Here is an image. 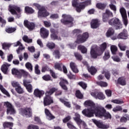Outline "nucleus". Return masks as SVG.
Wrapping results in <instances>:
<instances>
[{
    "label": "nucleus",
    "mask_w": 129,
    "mask_h": 129,
    "mask_svg": "<svg viewBox=\"0 0 129 129\" xmlns=\"http://www.w3.org/2000/svg\"><path fill=\"white\" fill-rule=\"evenodd\" d=\"M79 85L82 87L83 89H86L87 87V84H85V83L80 82L78 83Z\"/></svg>",
    "instance_id": "nucleus-56"
},
{
    "label": "nucleus",
    "mask_w": 129,
    "mask_h": 129,
    "mask_svg": "<svg viewBox=\"0 0 129 129\" xmlns=\"http://www.w3.org/2000/svg\"><path fill=\"white\" fill-rule=\"evenodd\" d=\"M19 112L20 114H22V115L26 116V117H31L32 115H33L32 108L30 107L22 108L20 110Z\"/></svg>",
    "instance_id": "nucleus-6"
},
{
    "label": "nucleus",
    "mask_w": 129,
    "mask_h": 129,
    "mask_svg": "<svg viewBox=\"0 0 129 129\" xmlns=\"http://www.w3.org/2000/svg\"><path fill=\"white\" fill-rule=\"evenodd\" d=\"M92 121L99 127V128H103V129H105V128H108L109 127V125L104 124L102 122L100 121H98L96 119H93Z\"/></svg>",
    "instance_id": "nucleus-14"
},
{
    "label": "nucleus",
    "mask_w": 129,
    "mask_h": 129,
    "mask_svg": "<svg viewBox=\"0 0 129 129\" xmlns=\"http://www.w3.org/2000/svg\"><path fill=\"white\" fill-rule=\"evenodd\" d=\"M53 54L54 55L56 59H59V58H60V52H59V51L55 50L53 52Z\"/></svg>",
    "instance_id": "nucleus-57"
},
{
    "label": "nucleus",
    "mask_w": 129,
    "mask_h": 129,
    "mask_svg": "<svg viewBox=\"0 0 129 129\" xmlns=\"http://www.w3.org/2000/svg\"><path fill=\"white\" fill-rule=\"evenodd\" d=\"M32 7H35V8H37L39 10L38 13V18H43L44 17H48L49 14L46 11V9L44 8H41V6L37 3H34L32 4Z\"/></svg>",
    "instance_id": "nucleus-3"
},
{
    "label": "nucleus",
    "mask_w": 129,
    "mask_h": 129,
    "mask_svg": "<svg viewBox=\"0 0 129 129\" xmlns=\"http://www.w3.org/2000/svg\"><path fill=\"white\" fill-rule=\"evenodd\" d=\"M44 93L45 92L43 91H41L39 89H36L34 91V95L36 97H39V98H41V97L43 96Z\"/></svg>",
    "instance_id": "nucleus-23"
},
{
    "label": "nucleus",
    "mask_w": 129,
    "mask_h": 129,
    "mask_svg": "<svg viewBox=\"0 0 129 129\" xmlns=\"http://www.w3.org/2000/svg\"><path fill=\"white\" fill-rule=\"evenodd\" d=\"M88 70L91 75H94V74L97 72V70L94 67L88 68Z\"/></svg>",
    "instance_id": "nucleus-33"
},
{
    "label": "nucleus",
    "mask_w": 129,
    "mask_h": 129,
    "mask_svg": "<svg viewBox=\"0 0 129 129\" xmlns=\"http://www.w3.org/2000/svg\"><path fill=\"white\" fill-rule=\"evenodd\" d=\"M12 85L13 87H15V88H16V87H18L20 85V84L17 82L13 81L12 82Z\"/></svg>",
    "instance_id": "nucleus-63"
},
{
    "label": "nucleus",
    "mask_w": 129,
    "mask_h": 129,
    "mask_svg": "<svg viewBox=\"0 0 129 129\" xmlns=\"http://www.w3.org/2000/svg\"><path fill=\"white\" fill-rule=\"evenodd\" d=\"M96 8L99 10H103L106 8V4L99 3L96 4Z\"/></svg>",
    "instance_id": "nucleus-32"
},
{
    "label": "nucleus",
    "mask_w": 129,
    "mask_h": 129,
    "mask_svg": "<svg viewBox=\"0 0 129 129\" xmlns=\"http://www.w3.org/2000/svg\"><path fill=\"white\" fill-rule=\"evenodd\" d=\"M97 84L101 86V87H107L108 85L107 83L105 82H97Z\"/></svg>",
    "instance_id": "nucleus-43"
},
{
    "label": "nucleus",
    "mask_w": 129,
    "mask_h": 129,
    "mask_svg": "<svg viewBox=\"0 0 129 129\" xmlns=\"http://www.w3.org/2000/svg\"><path fill=\"white\" fill-rule=\"evenodd\" d=\"M113 103H115V104H122L123 103V101L120 100H113L111 101Z\"/></svg>",
    "instance_id": "nucleus-55"
},
{
    "label": "nucleus",
    "mask_w": 129,
    "mask_h": 129,
    "mask_svg": "<svg viewBox=\"0 0 129 129\" xmlns=\"http://www.w3.org/2000/svg\"><path fill=\"white\" fill-rule=\"evenodd\" d=\"M23 40L24 42L26 43H32V39H30L28 37V36L25 35L23 37Z\"/></svg>",
    "instance_id": "nucleus-46"
},
{
    "label": "nucleus",
    "mask_w": 129,
    "mask_h": 129,
    "mask_svg": "<svg viewBox=\"0 0 129 129\" xmlns=\"http://www.w3.org/2000/svg\"><path fill=\"white\" fill-rule=\"evenodd\" d=\"M11 66V64L7 63L4 62L3 65L1 67V70L4 74H7V72H8V70L9 69V67Z\"/></svg>",
    "instance_id": "nucleus-25"
},
{
    "label": "nucleus",
    "mask_w": 129,
    "mask_h": 129,
    "mask_svg": "<svg viewBox=\"0 0 129 129\" xmlns=\"http://www.w3.org/2000/svg\"><path fill=\"white\" fill-rule=\"evenodd\" d=\"M9 11L12 15H16V14H17L16 11L18 13H21V12H22V9H20V7H18L16 6L10 5L9 6Z\"/></svg>",
    "instance_id": "nucleus-15"
},
{
    "label": "nucleus",
    "mask_w": 129,
    "mask_h": 129,
    "mask_svg": "<svg viewBox=\"0 0 129 129\" xmlns=\"http://www.w3.org/2000/svg\"><path fill=\"white\" fill-rule=\"evenodd\" d=\"M83 113L87 117H92V116H94L95 114L97 117H104L106 119H111V114L109 112H106L104 107L101 106H98V108L95 109V110L86 111L84 110Z\"/></svg>",
    "instance_id": "nucleus-1"
},
{
    "label": "nucleus",
    "mask_w": 129,
    "mask_h": 129,
    "mask_svg": "<svg viewBox=\"0 0 129 129\" xmlns=\"http://www.w3.org/2000/svg\"><path fill=\"white\" fill-rule=\"evenodd\" d=\"M76 96L77 97H78V98H80V99L83 98V94H82L79 90H77L76 91Z\"/></svg>",
    "instance_id": "nucleus-45"
},
{
    "label": "nucleus",
    "mask_w": 129,
    "mask_h": 129,
    "mask_svg": "<svg viewBox=\"0 0 129 129\" xmlns=\"http://www.w3.org/2000/svg\"><path fill=\"white\" fill-rule=\"evenodd\" d=\"M109 6L110 10H111L112 11H113L114 14H115V13H116V6L112 4V3H111Z\"/></svg>",
    "instance_id": "nucleus-47"
},
{
    "label": "nucleus",
    "mask_w": 129,
    "mask_h": 129,
    "mask_svg": "<svg viewBox=\"0 0 129 129\" xmlns=\"http://www.w3.org/2000/svg\"><path fill=\"white\" fill-rule=\"evenodd\" d=\"M9 47H11V44L10 43H4L3 44V49H7V48H9Z\"/></svg>",
    "instance_id": "nucleus-64"
},
{
    "label": "nucleus",
    "mask_w": 129,
    "mask_h": 129,
    "mask_svg": "<svg viewBox=\"0 0 129 129\" xmlns=\"http://www.w3.org/2000/svg\"><path fill=\"white\" fill-rule=\"evenodd\" d=\"M78 49L80 50L83 54H86V53H87V48L83 45H79L78 47Z\"/></svg>",
    "instance_id": "nucleus-30"
},
{
    "label": "nucleus",
    "mask_w": 129,
    "mask_h": 129,
    "mask_svg": "<svg viewBox=\"0 0 129 129\" xmlns=\"http://www.w3.org/2000/svg\"><path fill=\"white\" fill-rule=\"evenodd\" d=\"M24 26L28 28L30 30L35 29V24L33 23H30L28 20L24 21Z\"/></svg>",
    "instance_id": "nucleus-21"
},
{
    "label": "nucleus",
    "mask_w": 129,
    "mask_h": 129,
    "mask_svg": "<svg viewBox=\"0 0 129 129\" xmlns=\"http://www.w3.org/2000/svg\"><path fill=\"white\" fill-rule=\"evenodd\" d=\"M112 59H113V61L115 62H120V58L117 56H112Z\"/></svg>",
    "instance_id": "nucleus-60"
},
{
    "label": "nucleus",
    "mask_w": 129,
    "mask_h": 129,
    "mask_svg": "<svg viewBox=\"0 0 129 129\" xmlns=\"http://www.w3.org/2000/svg\"><path fill=\"white\" fill-rule=\"evenodd\" d=\"M53 98L49 95H46L45 97L44 98V105L47 106V105H50L51 103H53Z\"/></svg>",
    "instance_id": "nucleus-16"
},
{
    "label": "nucleus",
    "mask_w": 129,
    "mask_h": 129,
    "mask_svg": "<svg viewBox=\"0 0 129 129\" xmlns=\"http://www.w3.org/2000/svg\"><path fill=\"white\" fill-rule=\"evenodd\" d=\"M128 37V34H127V31L124 29L122 32L118 34L117 38V39H121L122 40H126Z\"/></svg>",
    "instance_id": "nucleus-17"
},
{
    "label": "nucleus",
    "mask_w": 129,
    "mask_h": 129,
    "mask_svg": "<svg viewBox=\"0 0 129 129\" xmlns=\"http://www.w3.org/2000/svg\"><path fill=\"white\" fill-rule=\"evenodd\" d=\"M113 17V13L109 10H106L105 12L103 14V21L105 23L107 22L109 18Z\"/></svg>",
    "instance_id": "nucleus-13"
},
{
    "label": "nucleus",
    "mask_w": 129,
    "mask_h": 129,
    "mask_svg": "<svg viewBox=\"0 0 129 129\" xmlns=\"http://www.w3.org/2000/svg\"><path fill=\"white\" fill-rule=\"evenodd\" d=\"M107 45L104 42L100 46V48H97V46L93 45L91 47L90 55L92 58L96 59L98 56H101L103 54Z\"/></svg>",
    "instance_id": "nucleus-2"
},
{
    "label": "nucleus",
    "mask_w": 129,
    "mask_h": 129,
    "mask_svg": "<svg viewBox=\"0 0 129 129\" xmlns=\"http://www.w3.org/2000/svg\"><path fill=\"white\" fill-rule=\"evenodd\" d=\"M118 83L120 84V85H122V86H124V85H126V81H125V79L124 78H119L118 79Z\"/></svg>",
    "instance_id": "nucleus-31"
},
{
    "label": "nucleus",
    "mask_w": 129,
    "mask_h": 129,
    "mask_svg": "<svg viewBox=\"0 0 129 129\" xmlns=\"http://www.w3.org/2000/svg\"><path fill=\"white\" fill-rule=\"evenodd\" d=\"M61 65H62V63L56 62L54 64V68L55 69H57V70H59V71H61L62 70V69L61 68Z\"/></svg>",
    "instance_id": "nucleus-48"
},
{
    "label": "nucleus",
    "mask_w": 129,
    "mask_h": 129,
    "mask_svg": "<svg viewBox=\"0 0 129 129\" xmlns=\"http://www.w3.org/2000/svg\"><path fill=\"white\" fill-rule=\"evenodd\" d=\"M14 124L12 122H4L3 123V126L4 129L8 128V127H11V126H13Z\"/></svg>",
    "instance_id": "nucleus-38"
},
{
    "label": "nucleus",
    "mask_w": 129,
    "mask_h": 129,
    "mask_svg": "<svg viewBox=\"0 0 129 129\" xmlns=\"http://www.w3.org/2000/svg\"><path fill=\"white\" fill-rule=\"evenodd\" d=\"M114 35V30L112 28H109L106 33V36L107 38H109V37H111V36H113Z\"/></svg>",
    "instance_id": "nucleus-28"
},
{
    "label": "nucleus",
    "mask_w": 129,
    "mask_h": 129,
    "mask_svg": "<svg viewBox=\"0 0 129 129\" xmlns=\"http://www.w3.org/2000/svg\"><path fill=\"white\" fill-rule=\"evenodd\" d=\"M25 66L27 69H29L30 71H32L33 70V66H32V64L30 62H27L26 63Z\"/></svg>",
    "instance_id": "nucleus-58"
},
{
    "label": "nucleus",
    "mask_w": 129,
    "mask_h": 129,
    "mask_svg": "<svg viewBox=\"0 0 129 129\" xmlns=\"http://www.w3.org/2000/svg\"><path fill=\"white\" fill-rule=\"evenodd\" d=\"M16 30L17 29L15 27H8L6 29L5 31L7 33H8V34H11L15 32Z\"/></svg>",
    "instance_id": "nucleus-37"
},
{
    "label": "nucleus",
    "mask_w": 129,
    "mask_h": 129,
    "mask_svg": "<svg viewBox=\"0 0 129 129\" xmlns=\"http://www.w3.org/2000/svg\"><path fill=\"white\" fill-rule=\"evenodd\" d=\"M110 50L112 54H113V55H115L117 51V46L115 45H111L110 46Z\"/></svg>",
    "instance_id": "nucleus-34"
},
{
    "label": "nucleus",
    "mask_w": 129,
    "mask_h": 129,
    "mask_svg": "<svg viewBox=\"0 0 129 129\" xmlns=\"http://www.w3.org/2000/svg\"><path fill=\"white\" fill-rule=\"evenodd\" d=\"M59 84L61 88H62V89H63L64 90L67 91L68 90V88H67L66 85H65V84H68V82L67 81V80L63 78H61L60 82L59 83Z\"/></svg>",
    "instance_id": "nucleus-24"
},
{
    "label": "nucleus",
    "mask_w": 129,
    "mask_h": 129,
    "mask_svg": "<svg viewBox=\"0 0 129 129\" xmlns=\"http://www.w3.org/2000/svg\"><path fill=\"white\" fill-rule=\"evenodd\" d=\"M109 25L115 26L116 30H120L122 28V24L118 18H113L108 21Z\"/></svg>",
    "instance_id": "nucleus-4"
},
{
    "label": "nucleus",
    "mask_w": 129,
    "mask_h": 129,
    "mask_svg": "<svg viewBox=\"0 0 129 129\" xmlns=\"http://www.w3.org/2000/svg\"><path fill=\"white\" fill-rule=\"evenodd\" d=\"M0 90L4 94H5V95H7L8 97H10V94L6 90V89H5L4 86L1 84H0Z\"/></svg>",
    "instance_id": "nucleus-35"
},
{
    "label": "nucleus",
    "mask_w": 129,
    "mask_h": 129,
    "mask_svg": "<svg viewBox=\"0 0 129 129\" xmlns=\"http://www.w3.org/2000/svg\"><path fill=\"white\" fill-rule=\"evenodd\" d=\"M70 68L72 69V71L75 73H78V69H77V66L75 62L72 61L70 62Z\"/></svg>",
    "instance_id": "nucleus-27"
},
{
    "label": "nucleus",
    "mask_w": 129,
    "mask_h": 129,
    "mask_svg": "<svg viewBox=\"0 0 129 129\" xmlns=\"http://www.w3.org/2000/svg\"><path fill=\"white\" fill-rule=\"evenodd\" d=\"M61 22L64 25H69L70 27H71L73 25V18L69 15L63 14Z\"/></svg>",
    "instance_id": "nucleus-5"
},
{
    "label": "nucleus",
    "mask_w": 129,
    "mask_h": 129,
    "mask_svg": "<svg viewBox=\"0 0 129 129\" xmlns=\"http://www.w3.org/2000/svg\"><path fill=\"white\" fill-rule=\"evenodd\" d=\"M27 129H40L38 125L30 124L27 127Z\"/></svg>",
    "instance_id": "nucleus-54"
},
{
    "label": "nucleus",
    "mask_w": 129,
    "mask_h": 129,
    "mask_svg": "<svg viewBox=\"0 0 129 129\" xmlns=\"http://www.w3.org/2000/svg\"><path fill=\"white\" fill-rule=\"evenodd\" d=\"M120 110H122V108H121L120 106H117L112 109V111H114V112H117V111H120Z\"/></svg>",
    "instance_id": "nucleus-52"
},
{
    "label": "nucleus",
    "mask_w": 129,
    "mask_h": 129,
    "mask_svg": "<svg viewBox=\"0 0 129 129\" xmlns=\"http://www.w3.org/2000/svg\"><path fill=\"white\" fill-rule=\"evenodd\" d=\"M25 11L27 14H33L34 13V10L29 7H26L25 8Z\"/></svg>",
    "instance_id": "nucleus-41"
},
{
    "label": "nucleus",
    "mask_w": 129,
    "mask_h": 129,
    "mask_svg": "<svg viewBox=\"0 0 129 129\" xmlns=\"http://www.w3.org/2000/svg\"><path fill=\"white\" fill-rule=\"evenodd\" d=\"M75 56L76 58V59H77V60H79L80 61H81V60L82 59V56H81V55H80V54L76 52L74 53Z\"/></svg>",
    "instance_id": "nucleus-59"
},
{
    "label": "nucleus",
    "mask_w": 129,
    "mask_h": 129,
    "mask_svg": "<svg viewBox=\"0 0 129 129\" xmlns=\"http://www.w3.org/2000/svg\"><path fill=\"white\" fill-rule=\"evenodd\" d=\"M102 74H104L105 77L106 78V79H109L110 78V74H109V72L104 71L103 72H102Z\"/></svg>",
    "instance_id": "nucleus-50"
},
{
    "label": "nucleus",
    "mask_w": 129,
    "mask_h": 129,
    "mask_svg": "<svg viewBox=\"0 0 129 129\" xmlns=\"http://www.w3.org/2000/svg\"><path fill=\"white\" fill-rule=\"evenodd\" d=\"M40 34L42 38H47L49 36V30L42 27L40 29Z\"/></svg>",
    "instance_id": "nucleus-18"
},
{
    "label": "nucleus",
    "mask_w": 129,
    "mask_h": 129,
    "mask_svg": "<svg viewBox=\"0 0 129 129\" xmlns=\"http://www.w3.org/2000/svg\"><path fill=\"white\" fill-rule=\"evenodd\" d=\"M15 90L17 93H19V94H22V93H24V89H23V88H22L20 85L18 87H16Z\"/></svg>",
    "instance_id": "nucleus-36"
},
{
    "label": "nucleus",
    "mask_w": 129,
    "mask_h": 129,
    "mask_svg": "<svg viewBox=\"0 0 129 129\" xmlns=\"http://www.w3.org/2000/svg\"><path fill=\"white\" fill-rule=\"evenodd\" d=\"M46 46L49 48V49H54V48H55V43L49 42L46 44Z\"/></svg>",
    "instance_id": "nucleus-49"
},
{
    "label": "nucleus",
    "mask_w": 129,
    "mask_h": 129,
    "mask_svg": "<svg viewBox=\"0 0 129 129\" xmlns=\"http://www.w3.org/2000/svg\"><path fill=\"white\" fill-rule=\"evenodd\" d=\"M34 120L35 121H36L37 123H38V124H40V125L44 124V122H42V121H41V120L40 119V118H39V117L35 116L34 118Z\"/></svg>",
    "instance_id": "nucleus-53"
},
{
    "label": "nucleus",
    "mask_w": 129,
    "mask_h": 129,
    "mask_svg": "<svg viewBox=\"0 0 129 129\" xmlns=\"http://www.w3.org/2000/svg\"><path fill=\"white\" fill-rule=\"evenodd\" d=\"M109 58H110V55H109V51H105L103 59L105 61H106V60H108V59H109Z\"/></svg>",
    "instance_id": "nucleus-42"
},
{
    "label": "nucleus",
    "mask_w": 129,
    "mask_h": 129,
    "mask_svg": "<svg viewBox=\"0 0 129 129\" xmlns=\"http://www.w3.org/2000/svg\"><path fill=\"white\" fill-rule=\"evenodd\" d=\"M89 38V35L88 33L85 32L83 33L82 35H79L77 37L76 43L78 44H81L84 43L87 41V39Z\"/></svg>",
    "instance_id": "nucleus-9"
},
{
    "label": "nucleus",
    "mask_w": 129,
    "mask_h": 129,
    "mask_svg": "<svg viewBox=\"0 0 129 129\" xmlns=\"http://www.w3.org/2000/svg\"><path fill=\"white\" fill-rule=\"evenodd\" d=\"M59 100L61 101V102L63 103L64 105L67 106V107H69V108L71 107V105L70 104V103L69 102L64 101V100H63L62 99H60Z\"/></svg>",
    "instance_id": "nucleus-44"
},
{
    "label": "nucleus",
    "mask_w": 129,
    "mask_h": 129,
    "mask_svg": "<svg viewBox=\"0 0 129 129\" xmlns=\"http://www.w3.org/2000/svg\"><path fill=\"white\" fill-rule=\"evenodd\" d=\"M91 95L96 98V99H99L100 100H103L105 99V96L103 94V93L101 92L93 91L91 92Z\"/></svg>",
    "instance_id": "nucleus-10"
},
{
    "label": "nucleus",
    "mask_w": 129,
    "mask_h": 129,
    "mask_svg": "<svg viewBox=\"0 0 129 129\" xmlns=\"http://www.w3.org/2000/svg\"><path fill=\"white\" fill-rule=\"evenodd\" d=\"M120 13L121 14V17H126V11L125 10V9L124 8L122 7L120 8L119 9Z\"/></svg>",
    "instance_id": "nucleus-39"
},
{
    "label": "nucleus",
    "mask_w": 129,
    "mask_h": 129,
    "mask_svg": "<svg viewBox=\"0 0 129 129\" xmlns=\"http://www.w3.org/2000/svg\"><path fill=\"white\" fill-rule=\"evenodd\" d=\"M12 73L13 75H16L18 78H22V74L23 75V76H28V75H29V74H28V73L24 70H21L20 71H19L16 69H13L12 70Z\"/></svg>",
    "instance_id": "nucleus-8"
},
{
    "label": "nucleus",
    "mask_w": 129,
    "mask_h": 129,
    "mask_svg": "<svg viewBox=\"0 0 129 129\" xmlns=\"http://www.w3.org/2000/svg\"><path fill=\"white\" fill-rule=\"evenodd\" d=\"M84 105L86 107H88V106H90L91 107V109H84L82 111V113H83V114H84V115H85V114L83 113L84 110H86V111H87V110H89V111H91V110H95L96 108H98V107H95V104H94L93 101L91 100L86 101L84 103Z\"/></svg>",
    "instance_id": "nucleus-7"
},
{
    "label": "nucleus",
    "mask_w": 129,
    "mask_h": 129,
    "mask_svg": "<svg viewBox=\"0 0 129 129\" xmlns=\"http://www.w3.org/2000/svg\"><path fill=\"white\" fill-rule=\"evenodd\" d=\"M4 104L7 107V112L8 115L15 114V113H16V110H15V108H14L13 105H12L11 103L9 102H6L4 103Z\"/></svg>",
    "instance_id": "nucleus-12"
},
{
    "label": "nucleus",
    "mask_w": 129,
    "mask_h": 129,
    "mask_svg": "<svg viewBox=\"0 0 129 129\" xmlns=\"http://www.w3.org/2000/svg\"><path fill=\"white\" fill-rule=\"evenodd\" d=\"M100 22L97 19H93L91 22V27L92 29H96L99 27Z\"/></svg>",
    "instance_id": "nucleus-20"
},
{
    "label": "nucleus",
    "mask_w": 129,
    "mask_h": 129,
    "mask_svg": "<svg viewBox=\"0 0 129 129\" xmlns=\"http://www.w3.org/2000/svg\"><path fill=\"white\" fill-rule=\"evenodd\" d=\"M44 112L46 115V118L48 120H52V119H54V118H55V116H53V115L51 113V112H50V111L48 109L45 108L44 109Z\"/></svg>",
    "instance_id": "nucleus-22"
},
{
    "label": "nucleus",
    "mask_w": 129,
    "mask_h": 129,
    "mask_svg": "<svg viewBox=\"0 0 129 129\" xmlns=\"http://www.w3.org/2000/svg\"><path fill=\"white\" fill-rule=\"evenodd\" d=\"M55 91H57V89L52 88L50 89L49 91L46 92L45 95H52V94H53Z\"/></svg>",
    "instance_id": "nucleus-40"
},
{
    "label": "nucleus",
    "mask_w": 129,
    "mask_h": 129,
    "mask_svg": "<svg viewBox=\"0 0 129 129\" xmlns=\"http://www.w3.org/2000/svg\"><path fill=\"white\" fill-rule=\"evenodd\" d=\"M35 72L36 74H40L41 72L39 70V66L36 64L35 67Z\"/></svg>",
    "instance_id": "nucleus-62"
},
{
    "label": "nucleus",
    "mask_w": 129,
    "mask_h": 129,
    "mask_svg": "<svg viewBox=\"0 0 129 129\" xmlns=\"http://www.w3.org/2000/svg\"><path fill=\"white\" fill-rule=\"evenodd\" d=\"M30 82H28V81L23 80V84L24 86L26 87L27 91L28 92L31 93L33 91V87L31 84H29Z\"/></svg>",
    "instance_id": "nucleus-19"
},
{
    "label": "nucleus",
    "mask_w": 129,
    "mask_h": 129,
    "mask_svg": "<svg viewBox=\"0 0 129 129\" xmlns=\"http://www.w3.org/2000/svg\"><path fill=\"white\" fill-rule=\"evenodd\" d=\"M50 32H51V38L52 40H57L58 39V36L56 35V31H55V30L54 29L51 28L50 29Z\"/></svg>",
    "instance_id": "nucleus-29"
},
{
    "label": "nucleus",
    "mask_w": 129,
    "mask_h": 129,
    "mask_svg": "<svg viewBox=\"0 0 129 129\" xmlns=\"http://www.w3.org/2000/svg\"><path fill=\"white\" fill-rule=\"evenodd\" d=\"M0 22L2 24L1 25V27L2 28H4L5 27V25H6L7 22L4 19H3L2 17H0Z\"/></svg>",
    "instance_id": "nucleus-61"
},
{
    "label": "nucleus",
    "mask_w": 129,
    "mask_h": 129,
    "mask_svg": "<svg viewBox=\"0 0 129 129\" xmlns=\"http://www.w3.org/2000/svg\"><path fill=\"white\" fill-rule=\"evenodd\" d=\"M75 115V117H74V119L75 121H76L78 125L80 126V127H81V125L83 126V127H85V126H86V123H85V122L82 121V120L80 119V115L78 113H76Z\"/></svg>",
    "instance_id": "nucleus-11"
},
{
    "label": "nucleus",
    "mask_w": 129,
    "mask_h": 129,
    "mask_svg": "<svg viewBox=\"0 0 129 129\" xmlns=\"http://www.w3.org/2000/svg\"><path fill=\"white\" fill-rule=\"evenodd\" d=\"M122 22H123L124 25L126 27V26H127V24L128 23V21H127V16L122 17Z\"/></svg>",
    "instance_id": "nucleus-51"
},
{
    "label": "nucleus",
    "mask_w": 129,
    "mask_h": 129,
    "mask_svg": "<svg viewBox=\"0 0 129 129\" xmlns=\"http://www.w3.org/2000/svg\"><path fill=\"white\" fill-rule=\"evenodd\" d=\"M18 46H19V47L17 50V54H20V51L24 50L25 47H23V44H22V43H21V42L19 41L14 43V47H18Z\"/></svg>",
    "instance_id": "nucleus-26"
}]
</instances>
